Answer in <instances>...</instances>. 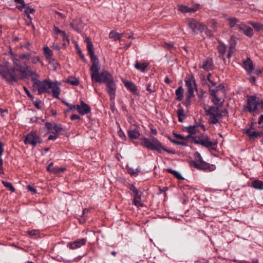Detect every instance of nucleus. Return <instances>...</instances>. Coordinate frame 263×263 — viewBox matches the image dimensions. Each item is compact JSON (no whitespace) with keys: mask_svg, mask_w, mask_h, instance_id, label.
Instances as JSON below:
<instances>
[{"mask_svg":"<svg viewBox=\"0 0 263 263\" xmlns=\"http://www.w3.org/2000/svg\"><path fill=\"white\" fill-rule=\"evenodd\" d=\"M87 49L90 56L92 65L90 67V76L92 82L104 83L106 85V90L108 93L111 101L114 100L116 96L117 85L112 76L107 70L99 72L100 65L98 58L95 55L93 46L89 39L85 40Z\"/></svg>","mask_w":263,"mask_h":263,"instance_id":"nucleus-1","label":"nucleus"},{"mask_svg":"<svg viewBox=\"0 0 263 263\" xmlns=\"http://www.w3.org/2000/svg\"><path fill=\"white\" fill-rule=\"evenodd\" d=\"M32 81L33 83V87L37 90L38 95L44 93H50V89H51L52 96L56 99H60L61 89L58 86V82H52L48 80L40 81L33 77L32 78Z\"/></svg>","mask_w":263,"mask_h":263,"instance_id":"nucleus-2","label":"nucleus"},{"mask_svg":"<svg viewBox=\"0 0 263 263\" xmlns=\"http://www.w3.org/2000/svg\"><path fill=\"white\" fill-rule=\"evenodd\" d=\"M140 140L141 145L149 150L156 151L159 153H161L162 151H164L168 154H174V152L164 147L162 143L154 137H143L140 138Z\"/></svg>","mask_w":263,"mask_h":263,"instance_id":"nucleus-3","label":"nucleus"},{"mask_svg":"<svg viewBox=\"0 0 263 263\" xmlns=\"http://www.w3.org/2000/svg\"><path fill=\"white\" fill-rule=\"evenodd\" d=\"M2 78L10 84L16 82L20 79V73L15 68L3 66L0 69Z\"/></svg>","mask_w":263,"mask_h":263,"instance_id":"nucleus-4","label":"nucleus"},{"mask_svg":"<svg viewBox=\"0 0 263 263\" xmlns=\"http://www.w3.org/2000/svg\"><path fill=\"white\" fill-rule=\"evenodd\" d=\"M192 141L196 144H201L206 148H210L213 150H216L218 144L217 139H214L213 140H211L208 137L204 136L193 137Z\"/></svg>","mask_w":263,"mask_h":263,"instance_id":"nucleus-5","label":"nucleus"},{"mask_svg":"<svg viewBox=\"0 0 263 263\" xmlns=\"http://www.w3.org/2000/svg\"><path fill=\"white\" fill-rule=\"evenodd\" d=\"M205 115L209 117V122L211 124H215L222 117V115L218 107L205 106L204 107Z\"/></svg>","mask_w":263,"mask_h":263,"instance_id":"nucleus-6","label":"nucleus"},{"mask_svg":"<svg viewBox=\"0 0 263 263\" xmlns=\"http://www.w3.org/2000/svg\"><path fill=\"white\" fill-rule=\"evenodd\" d=\"M194 157L196 159L195 161L190 162V166L199 170H208L210 168V164L204 161L198 152L194 153Z\"/></svg>","mask_w":263,"mask_h":263,"instance_id":"nucleus-7","label":"nucleus"},{"mask_svg":"<svg viewBox=\"0 0 263 263\" xmlns=\"http://www.w3.org/2000/svg\"><path fill=\"white\" fill-rule=\"evenodd\" d=\"M23 140L24 143L26 145H30L35 147L37 144L41 143L42 139L37 133H28L24 136Z\"/></svg>","mask_w":263,"mask_h":263,"instance_id":"nucleus-8","label":"nucleus"},{"mask_svg":"<svg viewBox=\"0 0 263 263\" xmlns=\"http://www.w3.org/2000/svg\"><path fill=\"white\" fill-rule=\"evenodd\" d=\"M185 86L187 87V94L190 96H195L194 91L197 89V84L194 77L189 76L185 80Z\"/></svg>","mask_w":263,"mask_h":263,"instance_id":"nucleus-9","label":"nucleus"},{"mask_svg":"<svg viewBox=\"0 0 263 263\" xmlns=\"http://www.w3.org/2000/svg\"><path fill=\"white\" fill-rule=\"evenodd\" d=\"M258 101L259 99L255 96H248L247 98V105L246 106L247 110L250 112L257 110Z\"/></svg>","mask_w":263,"mask_h":263,"instance_id":"nucleus-10","label":"nucleus"},{"mask_svg":"<svg viewBox=\"0 0 263 263\" xmlns=\"http://www.w3.org/2000/svg\"><path fill=\"white\" fill-rule=\"evenodd\" d=\"M187 22L189 27L195 33L201 32L204 29V26L194 18L189 19Z\"/></svg>","mask_w":263,"mask_h":263,"instance_id":"nucleus-11","label":"nucleus"},{"mask_svg":"<svg viewBox=\"0 0 263 263\" xmlns=\"http://www.w3.org/2000/svg\"><path fill=\"white\" fill-rule=\"evenodd\" d=\"M24 64L25 65V66H24L22 70L19 72L20 74V79H25L28 77L33 76H35L36 77L39 76L35 72L32 71L31 69L30 66H27V63L26 62H24Z\"/></svg>","mask_w":263,"mask_h":263,"instance_id":"nucleus-12","label":"nucleus"},{"mask_svg":"<svg viewBox=\"0 0 263 263\" xmlns=\"http://www.w3.org/2000/svg\"><path fill=\"white\" fill-rule=\"evenodd\" d=\"M173 133L175 135V137L179 139V140H176L170 139V140L174 143L177 144L178 145L185 146L187 145L186 139L190 137L192 138V137H193L192 135H194L196 133H189L190 134L189 135H187L186 137H184L180 134H177L176 133Z\"/></svg>","mask_w":263,"mask_h":263,"instance_id":"nucleus-13","label":"nucleus"},{"mask_svg":"<svg viewBox=\"0 0 263 263\" xmlns=\"http://www.w3.org/2000/svg\"><path fill=\"white\" fill-rule=\"evenodd\" d=\"M87 241V240L86 238L77 239L74 241L68 242L67 246L71 250H75L82 246H85Z\"/></svg>","mask_w":263,"mask_h":263,"instance_id":"nucleus-14","label":"nucleus"},{"mask_svg":"<svg viewBox=\"0 0 263 263\" xmlns=\"http://www.w3.org/2000/svg\"><path fill=\"white\" fill-rule=\"evenodd\" d=\"M243 67L247 71L248 75H251L254 70V66L252 61L250 58H248L246 60L243 62Z\"/></svg>","mask_w":263,"mask_h":263,"instance_id":"nucleus-15","label":"nucleus"},{"mask_svg":"<svg viewBox=\"0 0 263 263\" xmlns=\"http://www.w3.org/2000/svg\"><path fill=\"white\" fill-rule=\"evenodd\" d=\"M238 29L242 31L244 34L247 36L252 37L253 35V29L251 27L247 26L243 23L241 25H239Z\"/></svg>","mask_w":263,"mask_h":263,"instance_id":"nucleus-16","label":"nucleus"},{"mask_svg":"<svg viewBox=\"0 0 263 263\" xmlns=\"http://www.w3.org/2000/svg\"><path fill=\"white\" fill-rule=\"evenodd\" d=\"M77 110L80 114L85 115L90 112V108L87 104L81 101L80 105H77Z\"/></svg>","mask_w":263,"mask_h":263,"instance_id":"nucleus-17","label":"nucleus"},{"mask_svg":"<svg viewBox=\"0 0 263 263\" xmlns=\"http://www.w3.org/2000/svg\"><path fill=\"white\" fill-rule=\"evenodd\" d=\"M214 67V63L211 58H207L203 61V65L202 68L205 71H209L213 70Z\"/></svg>","mask_w":263,"mask_h":263,"instance_id":"nucleus-18","label":"nucleus"},{"mask_svg":"<svg viewBox=\"0 0 263 263\" xmlns=\"http://www.w3.org/2000/svg\"><path fill=\"white\" fill-rule=\"evenodd\" d=\"M133 203L138 208L144 206V203L141 201V196L139 194V192L134 194Z\"/></svg>","mask_w":263,"mask_h":263,"instance_id":"nucleus-19","label":"nucleus"},{"mask_svg":"<svg viewBox=\"0 0 263 263\" xmlns=\"http://www.w3.org/2000/svg\"><path fill=\"white\" fill-rule=\"evenodd\" d=\"M227 20L229 22V26L231 28H233L234 27H236L238 28L239 25L243 23L240 22L237 18L233 17H229Z\"/></svg>","mask_w":263,"mask_h":263,"instance_id":"nucleus-20","label":"nucleus"},{"mask_svg":"<svg viewBox=\"0 0 263 263\" xmlns=\"http://www.w3.org/2000/svg\"><path fill=\"white\" fill-rule=\"evenodd\" d=\"M124 85L126 88L129 90L133 94L138 93V89L136 86L132 82L126 81L124 82Z\"/></svg>","mask_w":263,"mask_h":263,"instance_id":"nucleus-21","label":"nucleus"},{"mask_svg":"<svg viewBox=\"0 0 263 263\" xmlns=\"http://www.w3.org/2000/svg\"><path fill=\"white\" fill-rule=\"evenodd\" d=\"M20 59H18L17 58H16V56H13L12 58V60L13 63V67L12 68H15L16 70L18 71V72L22 70V69L24 67L21 64Z\"/></svg>","mask_w":263,"mask_h":263,"instance_id":"nucleus-22","label":"nucleus"},{"mask_svg":"<svg viewBox=\"0 0 263 263\" xmlns=\"http://www.w3.org/2000/svg\"><path fill=\"white\" fill-rule=\"evenodd\" d=\"M199 5L196 4V8H189L186 6L180 5L178 6V10L182 12H195L198 9Z\"/></svg>","mask_w":263,"mask_h":263,"instance_id":"nucleus-23","label":"nucleus"},{"mask_svg":"<svg viewBox=\"0 0 263 263\" xmlns=\"http://www.w3.org/2000/svg\"><path fill=\"white\" fill-rule=\"evenodd\" d=\"M148 66V63H140L138 61L136 62L135 64V68L142 72H144Z\"/></svg>","mask_w":263,"mask_h":263,"instance_id":"nucleus-24","label":"nucleus"},{"mask_svg":"<svg viewBox=\"0 0 263 263\" xmlns=\"http://www.w3.org/2000/svg\"><path fill=\"white\" fill-rule=\"evenodd\" d=\"M251 186L256 190H263V181L259 180H255L251 183Z\"/></svg>","mask_w":263,"mask_h":263,"instance_id":"nucleus-25","label":"nucleus"},{"mask_svg":"<svg viewBox=\"0 0 263 263\" xmlns=\"http://www.w3.org/2000/svg\"><path fill=\"white\" fill-rule=\"evenodd\" d=\"M43 53L46 60H49L50 58L53 57V52L47 46L43 48Z\"/></svg>","mask_w":263,"mask_h":263,"instance_id":"nucleus-26","label":"nucleus"},{"mask_svg":"<svg viewBox=\"0 0 263 263\" xmlns=\"http://www.w3.org/2000/svg\"><path fill=\"white\" fill-rule=\"evenodd\" d=\"M177 101H180L183 97V89L182 86H179L175 91Z\"/></svg>","mask_w":263,"mask_h":263,"instance_id":"nucleus-27","label":"nucleus"},{"mask_svg":"<svg viewBox=\"0 0 263 263\" xmlns=\"http://www.w3.org/2000/svg\"><path fill=\"white\" fill-rule=\"evenodd\" d=\"M247 136L249 137L251 140H254L255 139L260 138L262 136L263 133H245Z\"/></svg>","mask_w":263,"mask_h":263,"instance_id":"nucleus-28","label":"nucleus"},{"mask_svg":"<svg viewBox=\"0 0 263 263\" xmlns=\"http://www.w3.org/2000/svg\"><path fill=\"white\" fill-rule=\"evenodd\" d=\"M200 128L201 129L203 130H205V128L203 125H194V126H190L188 127V129L186 132H199L200 130Z\"/></svg>","mask_w":263,"mask_h":263,"instance_id":"nucleus-29","label":"nucleus"},{"mask_svg":"<svg viewBox=\"0 0 263 263\" xmlns=\"http://www.w3.org/2000/svg\"><path fill=\"white\" fill-rule=\"evenodd\" d=\"M248 24L251 25L257 31L263 30V25L260 23L249 21Z\"/></svg>","mask_w":263,"mask_h":263,"instance_id":"nucleus-30","label":"nucleus"},{"mask_svg":"<svg viewBox=\"0 0 263 263\" xmlns=\"http://www.w3.org/2000/svg\"><path fill=\"white\" fill-rule=\"evenodd\" d=\"M127 172L131 176H137L140 173L141 170L140 167H138L137 168L134 169L132 167L127 168Z\"/></svg>","mask_w":263,"mask_h":263,"instance_id":"nucleus-31","label":"nucleus"},{"mask_svg":"<svg viewBox=\"0 0 263 263\" xmlns=\"http://www.w3.org/2000/svg\"><path fill=\"white\" fill-rule=\"evenodd\" d=\"M206 233L203 230L198 231V232L195 234V237L198 241H201L204 238L206 237Z\"/></svg>","mask_w":263,"mask_h":263,"instance_id":"nucleus-32","label":"nucleus"},{"mask_svg":"<svg viewBox=\"0 0 263 263\" xmlns=\"http://www.w3.org/2000/svg\"><path fill=\"white\" fill-rule=\"evenodd\" d=\"M166 171L168 173H171L172 175H173L174 176V177H175L178 179H184V178L182 177L181 174L179 172L173 170V169L170 168L166 169Z\"/></svg>","mask_w":263,"mask_h":263,"instance_id":"nucleus-33","label":"nucleus"},{"mask_svg":"<svg viewBox=\"0 0 263 263\" xmlns=\"http://www.w3.org/2000/svg\"><path fill=\"white\" fill-rule=\"evenodd\" d=\"M226 49V46L221 42H219V45L217 46V50L220 55H222L225 53Z\"/></svg>","mask_w":263,"mask_h":263,"instance_id":"nucleus-34","label":"nucleus"},{"mask_svg":"<svg viewBox=\"0 0 263 263\" xmlns=\"http://www.w3.org/2000/svg\"><path fill=\"white\" fill-rule=\"evenodd\" d=\"M66 82L73 86H78L79 84V81L77 78L72 77H69Z\"/></svg>","mask_w":263,"mask_h":263,"instance_id":"nucleus-35","label":"nucleus"},{"mask_svg":"<svg viewBox=\"0 0 263 263\" xmlns=\"http://www.w3.org/2000/svg\"><path fill=\"white\" fill-rule=\"evenodd\" d=\"M122 34H119L114 31H111L109 33V37L110 39H114L115 41L120 40L122 36Z\"/></svg>","mask_w":263,"mask_h":263,"instance_id":"nucleus-36","label":"nucleus"},{"mask_svg":"<svg viewBox=\"0 0 263 263\" xmlns=\"http://www.w3.org/2000/svg\"><path fill=\"white\" fill-rule=\"evenodd\" d=\"M2 183L4 185L5 187L7 188L11 192H14L15 191V188L14 187V186H13L11 182L3 180L2 181Z\"/></svg>","mask_w":263,"mask_h":263,"instance_id":"nucleus-37","label":"nucleus"},{"mask_svg":"<svg viewBox=\"0 0 263 263\" xmlns=\"http://www.w3.org/2000/svg\"><path fill=\"white\" fill-rule=\"evenodd\" d=\"M31 62L33 64H36L37 62L40 63L42 66H43L44 64L41 58L39 56H31L30 57Z\"/></svg>","mask_w":263,"mask_h":263,"instance_id":"nucleus-38","label":"nucleus"},{"mask_svg":"<svg viewBox=\"0 0 263 263\" xmlns=\"http://www.w3.org/2000/svg\"><path fill=\"white\" fill-rule=\"evenodd\" d=\"M195 96H190V95L186 94L185 100L183 103V105L186 107H188L191 105V99Z\"/></svg>","mask_w":263,"mask_h":263,"instance_id":"nucleus-39","label":"nucleus"},{"mask_svg":"<svg viewBox=\"0 0 263 263\" xmlns=\"http://www.w3.org/2000/svg\"><path fill=\"white\" fill-rule=\"evenodd\" d=\"M14 2L17 4H20L21 5V6H17L16 8L21 10L22 11L23 9L25 8L26 4L25 3V2L24 0H14Z\"/></svg>","mask_w":263,"mask_h":263,"instance_id":"nucleus-40","label":"nucleus"},{"mask_svg":"<svg viewBox=\"0 0 263 263\" xmlns=\"http://www.w3.org/2000/svg\"><path fill=\"white\" fill-rule=\"evenodd\" d=\"M178 107H180V108L178 109L177 111V114L178 117L180 118V117H182L184 118L186 116L184 109L181 107L180 104L178 105Z\"/></svg>","mask_w":263,"mask_h":263,"instance_id":"nucleus-41","label":"nucleus"},{"mask_svg":"<svg viewBox=\"0 0 263 263\" xmlns=\"http://www.w3.org/2000/svg\"><path fill=\"white\" fill-rule=\"evenodd\" d=\"M196 92L197 93V95L198 98H205V97L206 92L204 90H203V89H198L197 88V89L196 91Z\"/></svg>","mask_w":263,"mask_h":263,"instance_id":"nucleus-42","label":"nucleus"},{"mask_svg":"<svg viewBox=\"0 0 263 263\" xmlns=\"http://www.w3.org/2000/svg\"><path fill=\"white\" fill-rule=\"evenodd\" d=\"M66 170L65 167H55L52 168V171L51 173L53 174H60L61 172H63Z\"/></svg>","mask_w":263,"mask_h":263,"instance_id":"nucleus-43","label":"nucleus"},{"mask_svg":"<svg viewBox=\"0 0 263 263\" xmlns=\"http://www.w3.org/2000/svg\"><path fill=\"white\" fill-rule=\"evenodd\" d=\"M209 87L210 86L209 85ZM221 87V86L219 85L218 86H216V89H212L211 87H209V92L210 93V95H211L212 97H215L216 96V92L218 90L220 89Z\"/></svg>","mask_w":263,"mask_h":263,"instance_id":"nucleus-44","label":"nucleus"},{"mask_svg":"<svg viewBox=\"0 0 263 263\" xmlns=\"http://www.w3.org/2000/svg\"><path fill=\"white\" fill-rule=\"evenodd\" d=\"M54 32L55 34H61L62 36H63L64 37L66 38V32L65 31L61 30L58 27H54Z\"/></svg>","mask_w":263,"mask_h":263,"instance_id":"nucleus-45","label":"nucleus"},{"mask_svg":"<svg viewBox=\"0 0 263 263\" xmlns=\"http://www.w3.org/2000/svg\"><path fill=\"white\" fill-rule=\"evenodd\" d=\"M217 22L214 20H211L209 22L210 27L214 30H216L217 28Z\"/></svg>","mask_w":263,"mask_h":263,"instance_id":"nucleus-46","label":"nucleus"},{"mask_svg":"<svg viewBox=\"0 0 263 263\" xmlns=\"http://www.w3.org/2000/svg\"><path fill=\"white\" fill-rule=\"evenodd\" d=\"M31 57V54L29 53H26L24 54H22L18 55V58L20 59H26V60H29V59Z\"/></svg>","mask_w":263,"mask_h":263,"instance_id":"nucleus-47","label":"nucleus"},{"mask_svg":"<svg viewBox=\"0 0 263 263\" xmlns=\"http://www.w3.org/2000/svg\"><path fill=\"white\" fill-rule=\"evenodd\" d=\"M62 41H63L62 46L64 48H66V46H67V45H68L69 43V41L68 36L66 34V38L64 37L63 36H62Z\"/></svg>","mask_w":263,"mask_h":263,"instance_id":"nucleus-48","label":"nucleus"},{"mask_svg":"<svg viewBox=\"0 0 263 263\" xmlns=\"http://www.w3.org/2000/svg\"><path fill=\"white\" fill-rule=\"evenodd\" d=\"M33 104L37 109H42V107L43 105V103L41 100H36L33 102Z\"/></svg>","mask_w":263,"mask_h":263,"instance_id":"nucleus-49","label":"nucleus"},{"mask_svg":"<svg viewBox=\"0 0 263 263\" xmlns=\"http://www.w3.org/2000/svg\"><path fill=\"white\" fill-rule=\"evenodd\" d=\"M129 138L131 139L137 138L139 135L140 133H128Z\"/></svg>","mask_w":263,"mask_h":263,"instance_id":"nucleus-50","label":"nucleus"},{"mask_svg":"<svg viewBox=\"0 0 263 263\" xmlns=\"http://www.w3.org/2000/svg\"><path fill=\"white\" fill-rule=\"evenodd\" d=\"M35 12V10L33 8H29V7H25V10L24 11L25 14H30Z\"/></svg>","mask_w":263,"mask_h":263,"instance_id":"nucleus-51","label":"nucleus"},{"mask_svg":"<svg viewBox=\"0 0 263 263\" xmlns=\"http://www.w3.org/2000/svg\"><path fill=\"white\" fill-rule=\"evenodd\" d=\"M146 90L149 91V92L152 93L155 91V89L154 88V87L153 86L152 87L151 83H149L146 85Z\"/></svg>","mask_w":263,"mask_h":263,"instance_id":"nucleus-52","label":"nucleus"},{"mask_svg":"<svg viewBox=\"0 0 263 263\" xmlns=\"http://www.w3.org/2000/svg\"><path fill=\"white\" fill-rule=\"evenodd\" d=\"M53 129L54 130V132H61L63 129L61 124H56L53 125Z\"/></svg>","mask_w":263,"mask_h":263,"instance_id":"nucleus-53","label":"nucleus"},{"mask_svg":"<svg viewBox=\"0 0 263 263\" xmlns=\"http://www.w3.org/2000/svg\"><path fill=\"white\" fill-rule=\"evenodd\" d=\"M168 190V188L167 187H164L162 189H161V187H159V192L158 193V194H162L163 193L164 196L166 197V191H167Z\"/></svg>","mask_w":263,"mask_h":263,"instance_id":"nucleus-54","label":"nucleus"},{"mask_svg":"<svg viewBox=\"0 0 263 263\" xmlns=\"http://www.w3.org/2000/svg\"><path fill=\"white\" fill-rule=\"evenodd\" d=\"M128 188L130 191H132L133 192L134 194L139 192V190L136 189V187L135 186L134 184H129Z\"/></svg>","mask_w":263,"mask_h":263,"instance_id":"nucleus-55","label":"nucleus"},{"mask_svg":"<svg viewBox=\"0 0 263 263\" xmlns=\"http://www.w3.org/2000/svg\"><path fill=\"white\" fill-rule=\"evenodd\" d=\"M212 102L215 105H218L220 103V99L217 96L213 97Z\"/></svg>","mask_w":263,"mask_h":263,"instance_id":"nucleus-56","label":"nucleus"},{"mask_svg":"<svg viewBox=\"0 0 263 263\" xmlns=\"http://www.w3.org/2000/svg\"><path fill=\"white\" fill-rule=\"evenodd\" d=\"M53 133L54 134L53 135H50L48 137V140H55L59 136L60 133Z\"/></svg>","mask_w":263,"mask_h":263,"instance_id":"nucleus-57","label":"nucleus"},{"mask_svg":"<svg viewBox=\"0 0 263 263\" xmlns=\"http://www.w3.org/2000/svg\"><path fill=\"white\" fill-rule=\"evenodd\" d=\"M27 189L28 191L31 192L33 194H36L37 193V190L30 185H27Z\"/></svg>","mask_w":263,"mask_h":263,"instance_id":"nucleus-58","label":"nucleus"},{"mask_svg":"<svg viewBox=\"0 0 263 263\" xmlns=\"http://www.w3.org/2000/svg\"><path fill=\"white\" fill-rule=\"evenodd\" d=\"M46 61L50 65H54V64L58 65V63L55 62V59L52 57H50L49 60H46Z\"/></svg>","mask_w":263,"mask_h":263,"instance_id":"nucleus-59","label":"nucleus"},{"mask_svg":"<svg viewBox=\"0 0 263 263\" xmlns=\"http://www.w3.org/2000/svg\"><path fill=\"white\" fill-rule=\"evenodd\" d=\"M3 161L2 158H0V174H4V169H3Z\"/></svg>","mask_w":263,"mask_h":263,"instance_id":"nucleus-60","label":"nucleus"},{"mask_svg":"<svg viewBox=\"0 0 263 263\" xmlns=\"http://www.w3.org/2000/svg\"><path fill=\"white\" fill-rule=\"evenodd\" d=\"M117 135L122 139V142L125 140L126 136L124 133H117Z\"/></svg>","mask_w":263,"mask_h":263,"instance_id":"nucleus-61","label":"nucleus"},{"mask_svg":"<svg viewBox=\"0 0 263 263\" xmlns=\"http://www.w3.org/2000/svg\"><path fill=\"white\" fill-rule=\"evenodd\" d=\"M233 53V46L232 45L230 46V48L229 49V51L227 54V58L228 59H230L232 54Z\"/></svg>","mask_w":263,"mask_h":263,"instance_id":"nucleus-62","label":"nucleus"},{"mask_svg":"<svg viewBox=\"0 0 263 263\" xmlns=\"http://www.w3.org/2000/svg\"><path fill=\"white\" fill-rule=\"evenodd\" d=\"M78 54L79 55V56L80 57V58L84 61V62H86V59L84 57V54L82 53V52L81 51V50L80 49H79L78 51Z\"/></svg>","mask_w":263,"mask_h":263,"instance_id":"nucleus-63","label":"nucleus"},{"mask_svg":"<svg viewBox=\"0 0 263 263\" xmlns=\"http://www.w3.org/2000/svg\"><path fill=\"white\" fill-rule=\"evenodd\" d=\"M263 109V101H259V100L258 101V102L257 104V109Z\"/></svg>","mask_w":263,"mask_h":263,"instance_id":"nucleus-64","label":"nucleus"}]
</instances>
